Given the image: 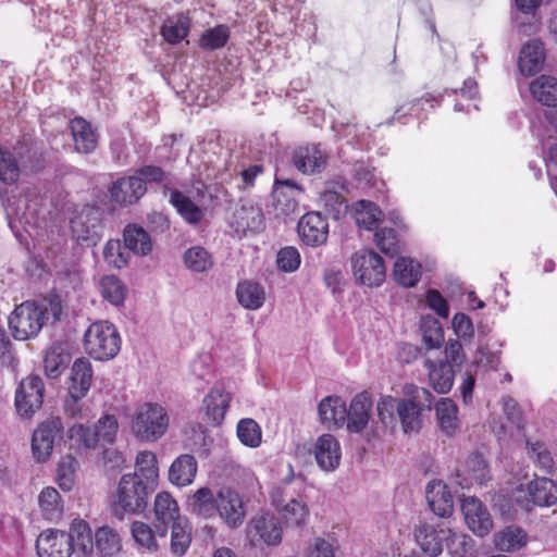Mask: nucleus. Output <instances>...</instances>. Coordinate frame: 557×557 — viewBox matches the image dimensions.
I'll use <instances>...</instances> for the list:
<instances>
[{
  "label": "nucleus",
  "mask_w": 557,
  "mask_h": 557,
  "mask_svg": "<svg viewBox=\"0 0 557 557\" xmlns=\"http://www.w3.org/2000/svg\"><path fill=\"white\" fill-rule=\"evenodd\" d=\"M374 242L377 248L391 257L399 251V243L393 228L383 227L375 232Z\"/></svg>",
  "instance_id": "nucleus-60"
},
{
  "label": "nucleus",
  "mask_w": 557,
  "mask_h": 557,
  "mask_svg": "<svg viewBox=\"0 0 557 557\" xmlns=\"http://www.w3.org/2000/svg\"><path fill=\"white\" fill-rule=\"evenodd\" d=\"M248 535L252 541H262L267 545H277L282 541V527L274 515L262 512L255 516L250 521Z\"/></svg>",
  "instance_id": "nucleus-16"
},
{
  "label": "nucleus",
  "mask_w": 557,
  "mask_h": 557,
  "mask_svg": "<svg viewBox=\"0 0 557 557\" xmlns=\"http://www.w3.org/2000/svg\"><path fill=\"white\" fill-rule=\"evenodd\" d=\"M528 533L518 525H509L494 535L496 549L506 553H513L523 548L528 543Z\"/></svg>",
  "instance_id": "nucleus-34"
},
{
  "label": "nucleus",
  "mask_w": 557,
  "mask_h": 557,
  "mask_svg": "<svg viewBox=\"0 0 557 557\" xmlns=\"http://www.w3.org/2000/svg\"><path fill=\"white\" fill-rule=\"evenodd\" d=\"M169 426L166 410L159 404L145 403L137 407L131 419V430L140 441L152 443L161 438Z\"/></svg>",
  "instance_id": "nucleus-2"
},
{
  "label": "nucleus",
  "mask_w": 557,
  "mask_h": 557,
  "mask_svg": "<svg viewBox=\"0 0 557 557\" xmlns=\"http://www.w3.org/2000/svg\"><path fill=\"white\" fill-rule=\"evenodd\" d=\"M426 499L431 510L441 518L451 515L454 500L447 486L442 482H432L426 486Z\"/></svg>",
  "instance_id": "nucleus-30"
},
{
  "label": "nucleus",
  "mask_w": 557,
  "mask_h": 557,
  "mask_svg": "<svg viewBox=\"0 0 557 557\" xmlns=\"http://www.w3.org/2000/svg\"><path fill=\"white\" fill-rule=\"evenodd\" d=\"M404 393L408 398L399 400L396 406L403 431L406 434L419 432L422 425L421 412L431 410L434 396L428 388L414 384H407Z\"/></svg>",
  "instance_id": "nucleus-3"
},
{
  "label": "nucleus",
  "mask_w": 557,
  "mask_h": 557,
  "mask_svg": "<svg viewBox=\"0 0 557 557\" xmlns=\"http://www.w3.org/2000/svg\"><path fill=\"white\" fill-rule=\"evenodd\" d=\"M276 262L281 270L293 272L300 265V253L295 247H284L278 251Z\"/></svg>",
  "instance_id": "nucleus-64"
},
{
  "label": "nucleus",
  "mask_w": 557,
  "mask_h": 557,
  "mask_svg": "<svg viewBox=\"0 0 557 557\" xmlns=\"http://www.w3.org/2000/svg\"><path fill=\"white\" fill-rule=\"evenodd\" d=\"M216 513L230 529L243 525L246 509L242 495L234 488L223 486L218 491Z\"/></svg>",
  "instance_id": "nucleus-11"
},
{
  "label": "nucleus",
  "mask_w": 557,
  "mask_h": 557,
  "mask_svg": "<svg viewBox=\"0 0 557 557\" xmlns=\"http://www.w3.org/2000/svg\"><path fill=\"white\" fill-rule=\"evenodd\" d=\"M36 549L39 557H70L73 554L66 532L54 529L39 534Z\"/></svg>",
  "instance_id": "nucleus-17"
},
{
  "label": "nucleus",
  "mask_w": 557,
  "mask_h": 557,
  "mask_svg": "<svg viewBox=\"0 0 557 557\" xmlns=\"http://www.w3.org/2000/svg\"><path fill=\"white\" fill-rule=\"evenodd\" d=\"M131 474H136L144 483L157 487L159 478L157 456L148 450L138 453L135 471Z\"/></svg>",
  "instance_id": "nucleus-44"
},
{
  "label": "nucleus",
  "mask_w": 557,
  "mask_h": 557,
  "mask_svg": "<svg viewBox=\"0 0 557 557\" xmlns=\"http://www.w3.org/2000/svg\"><path fill=\"white\" fill-rule=\"evenodd\" d=\"M45 384L39 375L30 374L23 379L15 392V408L22 418L29 419L44 403Z\"/></svg>",
  "instance_id": "nucleus-7"
},
{
  "label": "nucleus",
  "mask_w": 557,
  "mask_h": 557,
  "mask_svg": "<svg viewBox=\"0 0 557 557\" xmlns=\"http://www.w3.org/2000/svg\"><path fill=\"white\" fill-rule=\"evenodd\" d=\"M48 308L44 304L26 300L9 315V329L16 341L36 337L46 323Z\"/></svg>",
  "instance_id": "nucleus-4"
},
{
  "label": "nucleus",
  "mask_w": 557,
  "mask_h": 557,
  "mask_svg": "<svg viewBox=\"0 0 557 557\" xmlns=\"http://www.w3.org/2000/svg\"><path fill=\"white\" fill-rule=\"evenodd\" d=\"M297 228L300 239L307 246L318 247L327 240L329 223L320 212L312 211L302 215Z\"/></svg>",
  "instance_id": "nucleus-14"
},
{
  "label": "nucleus",
  "mask_w": 557,
  "mask_h": 557,
  "mask_svg": "<svg viewBox=\"0 0 557 557\" xmlns=\"http://www.w3.org/2000/svg\"><path fill=\"white\" fill-rule=\"evenodd\" d=\"M162 194L164 197H169V202L189 224H198L203 219L202 209L198 207L189 197L170 184L162 186Z\"/></svg>",
  "instance_id": "nucleus-22"
},
{
  "label": "nucleus",
  "mask_w": 557,
  "mask_h": 557,
  "mask_svg": "<svg viewBox=\"0 0 557 557\" xmlns=\"http://www.w3.org/2000/svg\"><path fill=\"white\" fill-rule=\"evenodd\" d=\"M237 436L244 445L258 447L261 443V428L253 419H242L237 424Z\"/></svg>",
  "instance_id": "nucleus-57"
},
{
  "label": "nucleus",
  "mask_w": 557,
  "mask_h": 557,
  "mask_svg": "<svg viewBox=\"0 0 557 557\" xmlns=\"http://www.w3.org/2000/svg\"><path fill=\"white\" fill-rule=\"evenodd\" d=\"M122 536L120 532L110 527L102 525L94 533V552L99 557H116L122 552Z\"/></svg>",
  "instance_id": "nucleus-26"
},
{
  "label": "nucleus",
  "mask_w": 557,
  "mask_h": 557,
  "mask_svg": "<svg viewBox=\"0 0 557 557\" xmlns=\"http://www.w3.org/2000/svg\"><path fill=\"white\" fill-rule=\"evenodd\" d=\"M64 425L60 417H49L33 433L32 450L39 461H46L53 450L54 444L62 441Z\"/></svg>",
  "instance_id": "nucleus-8"
},
{
  "label": "nucleus",
  "mask_w": 557,
  "mask_h": 557,
  "mask_svg": "<svg viewBox=\"0 0 557 557\" xmlns=\"http://www.w3.org/2000/svg\"><path fill=\"white\" fill-rule=\"evenodd\" d=\"M70 545L76 557H91L94 554V534L87 521L76 518L71 524L69 532Z\"/></svg>",
  "instance_id": "nucleus-21"
},
{
  "label": "nucleus",
  "mask_w": 557,
  "mask_h": 557,
  "mask_svg": "<svg viewBox=\"0 0 557 557\" xmlns=\"http://www.w3.org/2000/svg\"><path fill=\"white\" fill-rule=\"evenodd\" d=\"M183 260L187 269L197 273L206 272L213 265L211 255L201 246L188 248L184 252Z\"/></svg>",
  "instance_id": "nucleus-53"
},
{
  "label": "nucleus",
  "mask_w": 557,
  "mask_h": 557,
  "mask_svg": "<svg viewBox=\"0 0 557 557\" xmlns=\"http://www.w3.org/2000/svg\"><path fill=\"white\" fill-rule=\"evenodd\" d=\"M125 247L137 256H147L152 250L150 235L136 224H128L123 232Z\"/></svg>",
  "instance_id": "nucleus-40"
},
{
  "label": "nucleus",
  "mask_w": 557,
  "mask_h": 557,
  "mask_svg": "<svg viewBox=\"0 0 557 557\" xmlns=\"http://www.w3.org/2000/svg\"><path fill=\"white\" fill-rule=\"evenodd\" d=\"M394 278L405 287H413L421 277V264L411 258L401 257L395 261Z\"/></svg>",
  "instance_id": "nucleus-45"
},
{
  "label": "nucleus",
  "mask_w": 557,
  "mask_h": 557,
  "mask_svg": "<svg viewBox=\"0 0 557 557\" xmlns=\"http://www.w3.org/2000/svg\"><path fill=\"white\" fill-rule=\"evenodd\" d=\"M444 534V530L438 531L431 524L422 523L414 530V540L425 555L437 557L443 552Z\"/></svg>",
  "instance_id": "nucleus-31"
},
{
  "label": "nucleus",
  "mask_w": 557,
  "mask_h": 557,
  "mask_svg": "<svg viewBox=\"0 0 557 557\" xmlns=\"http://www.w3.org/2000/svg\"><path fill=\"white\" fill-rule=\"evenodd\" d=\"M318 411L321 422L327 428H341L346 423L347 407L339 396L324 397L319 404Z\"/></svg>",
  "instance_id": "nucleus-28"
},
{
  "label": "nucleus",
  "mask_w": 557,
  "mask_h": 557,
  "mask_svg": "<svg viewBox=\"0 0 557 557\" xmlns=\"http://www.w3.org/2000/svg\"><path fill=\"white\" fill-rule=\"evenodd\" d=\"M69 436L71 440H77L89 449H95L102 443L99 432L96 426H85L84 424H73L69 429Z\"/></svg>",
  "instance_id": "nucleus-58"
},
{
  "label": "nucleus",
  "mask_w": 557,
  "mask_h": 557,
  "mask_svg": "<svg viewBox=\"0 0 557 557\" xmlns=\"http://www.w3.org/2000/svg\"><path fill=\"white\" fill-rule=\"evenodd\" d=\"M171 527V552L176 556H183L191 543V527L186 519L174 522Z\"/></svg>",
  "instance_id": "nucleus-50"
},
{
  "label": "nucleus",
  "mask_w": 557,
  "mask_h": 557,
  "mask_svg": "<svg viewBox=\"0 0 557 557\" xmlns=\"http://www.w3.org/2000/svg\"><path fill=\"white\" fill-rule=\"evenodd\" d=\"M230 401L231 395L225 393L221 386H214L203 398L208 419L214 424H220L225 417Z\"/></svg>",
  "instance_id": "nucleus-36"
},
{
  "label": "nucleus",
  "mask_w": 557,
  "mask_h": 557,
  "mask_svg": "<svg viewBox=\"0 0 557 557\" xmlns=\"http://www.w3.org/2000/svg\"><path fill=\"white\" fill-rule=\"evenodd\" d=\"M197 473V461L193 455L178 456L170 467L169 480L177 486L190 484Z\"/></svg>",
  "instance_id": "nucleus-35"
},
{
  "label": "nucleus",
  "mask_w": 557,
  "mask_h": 557,
  "mask_svg": "<svg viewBox=\"0 0 557 557\" xmlns=\"http://www.w3.org/2000/svg\"><path fill=\"white\" fill-rule=\"evenodd\" d=\"M228 224L237 234H256L264 230L265 218L259 206L251 200L242 199L235 206Z\"/></svg>",
  "instance_id": "nucleus-10"
},
{
  "label": "nucleus",
  "mask_w": 557,
  "mask_h": 557,
  "mask_svg": "<svg viewBox=\"0 0 557 557\" xmlns=\"http://www.w3.org/2000/svg\"><path fill=\"white\" fill-rule=\"evenodd\" d=\"M75 149L79 153H89L97 147V136L91 125L83 117H74L70 122Z\"/></svg>",
  "instance_id": "nucleus-37"
},
{
  "label": "nucleus",
  "mask_w": 557,
  "mask_h": 557,
  "mask_svg": "<svg viewBox=\"0 0 557 557\" xmlns=\"http://www.w3.org/2000/svg\"><path fill=\"white\" fill-rule=\"evenodd\" d=\"M436 417L442 431L451 436L458 429L457 406L449 398H442L435 406Z\"/></svg>",
  "instance_id": "nucleus-48"
},
{
  "label": "nucleus",
  "mask_w": 557,
  "mask_h": 557,
  "mask_svg": "<svg viewBox=\"0 0 557 557\" xmlns=\"http://www.w3.org/2000/svg\"><path fill=\"white\" fill-rule=\"evenodd\" d=\"M458 476L462 478L460 482L462 487L485 483L490 479V467L483 455L478 451L469 454L461 469L458 470Z\"/></svg>",
  "instance_id": "nucleus-24"
},
{
  "label": "nucleus",
  "mask_w": 557,
  "mask_h": 557,
  "mask_svg": "<svg viewBox=\"0 0 557 557\" xmlns=\"http://www.w3.org/2000/svg\"><path fill=\"white\" fill-rule=\"evenodd\" d=\"M131 534L144 553L154 554L166 545L168 532L163 525L159 527L153 521L151 524L139 520L132 522Z\"/></svg>",
  "instance_id": "nucleus-12"
},
{
  "label": "nucleus",
  "mask_w": 557,
  "mask_h": 557,
  "mask_svg": "<svg viewBox=\"0 0 557 557\" xmlns=\"http://www.w3.org/2000/svg\"><path fill=\"white\" fill-rule=\"evenodd\" d=\"M156 487L144 483L136 474H123L111 503L112 513L119 520L125 515H139L148 506Z\"/></svg>",
  "instance_id": "nucleus-1"
},
{
  "label": "nucleus",
  "mask_w": 557,
  "mask_h": 557,
  "mask_svg": "<svg viewBox=\"0 0 557 557\" xmlns=\"http://www.w3.org/2000/svg\"><path fill=\"white\" fill-rule=\"evenodd\" d=\"M329 156L320 145H306L293 152V164L304 174L321 173L327 164Z\"/></svg>",
  "instance_id": "nucleus-15"
},
{
  "label": "nucleus",
  "mask_w": 557,
  "mask_h": 557,
  "mask_svg": "<svg viewBox=\"0 0 557 557\" xmlns=\"http://www.w3.org/2000/svg\"><path fill=\"white\" fill-rule=\"evenodd\" d=\"M544 61L543 44L533 39L521 48L518 65L523 75L532 76L542 70Z\"/></svg>",
  "instance_id": "nucleus-29"
},
{
  "label": "nucleus",
  "mask_w": 557,
  "mask_h": 557,
  "mask_svg": "<svg viewBox=\"0 0 557 557\" xmlns=\"http://www.w3.org/2000/svg\"><path fill=\"white\" fill-rule=\"evenodd\" d=\"M527 449L529 457L545 472L550 473L554 468V459L546 448L545 444L536 441H527Z\"/></svg>",
  "instance_id": "nucleus-59"
},
{
  "label": "nucleus",
  "mask_w": 557,
  "mask_h": 557,
  "mask_svg": "<svg viewBox=\"0 0 557 557\" xmlns=\"http://www.w3.org/2000/svg\"><path fill=\"white\" fill-rule=\"evenodd\" d=\"M177 502L166 492L157 494L153 504V522L168 532L171 524L182 520Z\"/></svg>",
  "instance_id": "nucleus-27"
},
{
  "label": "nucleus",
  "mask_w": 557,
  "mask_h": 557,
  "mask_svg": "<svg viewBox=\"0 0 557 557\" xmlns=\"http://www.w3.org/2000/svg\"><path fill=\"white\" fill-rule=\"evenodd\" d=\"M147 191V187L135 177L129 175L114 182L110 188L111 199L120 205H134Z\"/></svg>",
  "instance_id": "nucleus-25"
},
{
  "label": "nucleus",
  "mask_w": 557,
  "mask_h": 557,
  "mask_svg": "<svg viewBox=\"0 0 557 557\" xmlns=\"http://www.w3.org/2000/svg\"><path fill=\"white\" fill-rule=\"evenodd\" d=\"M86 352L97 360H110L121 349V337L116 327L107 322L98 321L89 325L84 335Z\"/></svg>",
  "instance_id": "nucleus-5"
},
{
  "label": "nucleus",
  "mask_w": 557,
  "mask_h": 557,
  "mask_svg": "<svg viewBox=\"0 0 557 557\" xmlns=\"http://www.w3.org/2000/svg\"><path fill=\"white\" fill-rule=\"evenodd\" d=\"M71 227L77 242L96 245L102 232V212L94 206H85L72 220Z\"/></svg>",
  "instance_id": "nucleus-9"
},
{
  "label": "nucleus",
  "mask_w": 557,
  "mask_h": 557,
  "mask_svg": "<svg viewBox=\"0 0 557 557\" xmlns=\"http://www.w3.org/2000/svg\"><path fill=\"white\" fill-rule=\"evenodd\" d=\"M339 189L346 190L344 180H342V182H337L334 187H327L320 196V201L326 213L334 220H338L343 214H345L348 208L347 201Z\"/></svg>",
  "instance_id": "nucleus-38"
},
{
  "label": "nucleus",
  "mask_w": 557,
  "mask_h": 557,
  "mask_svg": "<svg viewBox=\"0 0 557 557\" xmlns=\"http://www.w3.org/2000/svg\"><path fill=\"white\" fill-rule=\"evenodd\" d=\"M533 98L547 107L557 106V78L549 75H541L530 85Z\"/></svg>",
  "instance_id": "nucleus-43"
},
{
  "label": "nucleus",
  "mask_w": 557,
  "mask_h": 557,
  "mask_svg": "<svg viewBox=\"0 0 557 557\" xmlns=\"http://www.w3.org/2000/svg\"><path fill=\"white\" fill-rule=\"evenodd\" d=\"M425 345L433 349L438 348L444 342L443 330L435 319L425 320L421 326Z\"/></svg>",
  "instance_id": "nucleus-63"
},
{
  "label": "nucleus",
  "mask_w": 557,
  "mask_h": 557,
  "mask_svg": "<svg viewBox=\"0 0 557 557\" xmlns=\"http://www.w3.org/2000/svg\"><path fill=\"white\" fill-rule=\"evenodd\" d=\"M372 400L367 392L357 394L347 408L346 428L350 433L362 432L370 420Z\"/></svg>",
  "instance_id": "nucleus-20"
},
{
  "label": "nucleus",
  "mask_w": 557,
  "mask_h": 557,
  "mask_svg": "<svg viewBox=\"0 0 557 557\" xmlns=\"http://www.w3.org/2000/svg\"><path fill=\"white\" fill-rule=\"evenodd\" d=\"M20 169L12 154L0 148V181L12 184L17 181Z\"/></svg>",
  "instance_id": "nucleus-61"
},
{
  "label": "nucleus",
  "mask_w": 557,
  "mask_h": 557,
  "mask_svg": "<svg viewBox=\"0 0 557 557\" xmlns=\"http://www.w3.org/2000/svg\"><path fill=\"white\" fill-rule=\"evenodd\" d=\"M461 510L468 528L478 536L487 535L493 529L492 517L483 503L476 497H465Z\"/></svg>",
  "instance_id": "nucleus-13"
},
{
  "label": "nucleus",
  "mask_w": 557,
  "mask_h": 557,
  "mask_svg": "<svg viewBox=\"0 0 557 557\" xmlns=\"http://www.w3.org/2000/svg\"><path fill=\"white\" fill-rule=\"evenodd\" d=\"M218 493L214 495L209 487L198 488L189 499L193 512L205 518H211L216 513Z\"/></svg>",
  "instance_id": "nucleus-47"
},
{
  "label": "nucleus",
  "mask_w": 557,
  "mask_h": 557,
  "mask_svg": "<svg viewBox=\"0 0 557 557\" xmlns=\"http://www.w3.org/2000/svg\"><path fill=\"white\" fill-rule=\"evenodd\" d=\"M101 296L110 304L119 307L125 301L127 288L115 275H104L99 281Z\"/></svg>",
  "instance_id": "nucleus-49"
},
{
  "label": "nucleus",
  "mask_w": 557,
  "mask_h": 557,
  "mask_svg": "<svg viewBox=\"0 0 557 557\" xmlns=\"http://www.w3.org/2000/svg\"><path fill=\"white\" fill-rule=\"evenodd\" d=\"M134 175L144 185V187H147L148 184L152 183L162 184V186L170 184L174 187L171 173L165 172L158 165H143L134 171Z\"/></svg>",
  "instance_id": "nucleus-55"
},
{
  "label": "nucleus",
  "mask_w": 557,
  "mask_h": 557,
  "mask_svg": "<svg viewBox=\"0 0 557 557\" xmlns=\"http://www.w3.org/2000/svg\"><path fill=\"white\" fill-rule=\"evenodd\" d=\"M302 191L301 187L292 181L276 180L273 189V206L276 215L287 218L298 210L296 194Z\"/></svg>",
  "instance_id": "nucleus-19"
},
{
  "label": "nucleus",
  "mask_w": 557,
  "mask_h": 557,
  "mask_svg": "<svg viewBox=\"0 0 557 557\" xmlns=\"http://www.w3.org/2000/svg\"><path fill=\"white\" fill-rule=\"evenodd\" d=\"M382 211L380 208L368 200H359L355 207V220L358 226L371 231L376 227L381 221Z\"/></svg>",
  "instance_id": "nucleus-52"
},
{
  "label": "nucleus",
  "mask_w": 557,
  "mask_h": 557,
  "mask_svg": "<svg viewBox=\"0 0 557 557\" xmlns=\"http://www.w3.org/2000/svg\"><path fill=\"white\" fill-rule=\"evenodd\" d=\"M271 499L287 524L300 527L306 522L309 511L302 500L288 497L281 488L272 492Z\"/></svg>",
  "instance_id": "nucleus-18"
},
{
  "label": "nucleus",
  "mask_w": 557,
  "mask_h": 557,
  "mask_svg": "<svg viewBox=\"0 0 557 557\" xmlns=\"http://www.w3.org/2000/svg\"><path fill=\"white\" fill-rule=\"evenodd\" d=\"M230 28L224 24L205 30L199 39V47L203 50H218L223 48L230 39Z\"/></svg>",
  "instance_id": "nucleus-54"
},
{
  "label": "nucleus",
  "mask_w": 557,
  "mask_h": 557,
  "mask_svg": "<svg viewBox=\"0 0 557 557\" xmlns=\"http://www.w3.org/2000/svg\"><path fill=\"white\" fill-rule=\"evenodd\" d=\"M103 258L109 265L121 269L128 263L131 251L119 239H110L103 248Z\"/></svg>",
  "instance_id": "nucleus-56"
},
{
  "label": "nucleus",
  "mask_w": 557,
  "mask_h": 557,
  "mask_svg": "<svg viewBox=\"0 0 557 557\" xmlns=\"http://www.w3.org/2000/svg\"><path fill=\"white\" fill-rule=\"evenodd\" d=\"M236 296L238 302L249 310L261 308L265 300L263 286L253 281L240 282L236 288Z\"/></svg>",
  "instance_id": "nucleus-42"
},
{
  "label": "nucleus",
  "mask_w": 557,
  "mask_h": 557,
  "mask_svg": "<svg viewBox=\"0 0 557 557\" xmlns=\"http://www.w3.org/2000/svg\"><path fill=\"white\" fill-rule=\"evenodd\" d=\"M71 361V355L61 343L52 344L45 356L44 368L46 375L58 379Z\"/></svg>",
  "instance_id": "nucleus-39"
},
{
  "label": "nucleus",
  "mask_w": 557,
  "mask_h": 557,
  "mask_svg": "<svg viewBox=\"0 0 557 557\" xmlns=\"http://www.w3.org/2000/svg\"><path fill=\"white\" fill-rule=\"evenodd\" d=\"M351 267L355 277L364 286H380L386 274L381 256L373 250H360L352 255Z\"/></svg>",
  "instance_id": "nucleus-6"
},
{
  "label": "nucleus",
  "mask_w": 557,
  "mask_h": 557,
  "mask_svg": "<svg viewBox=\"0 0 557 557\" xmlns=\"http://www.w3.org/2000/svg\"><path fill=\"white\" fill-rule=\"evenodd\" d=\"M95 426L99 432L102 444L111 445L114 443L119 430V422L114 414L102 416Z\"/></svg>",
  "instance_id": "nucleus-62"
},
{
  "label": "nucleus",
  "mask_w": 557,
  "mask_h": 557,
  "mask_svg": "<svg viewBox=\"0 0 557 557\" xmlns=\"http://www.w3.org/2000/svg\"><path fill=\"white\" fill-rule=\"evenodd\" d=\"M454 377V369L449 362L430 363L429 380L438 394H446L451 389Z\"/></svg>",
  "instance_id": "nucleus-46"
},
{
  "label": "nucleus",
  "mask_w": 557,
  "mask_h": 557,
  "mask_svg": "<svg viewBox=\"0 0 557 557\" xmlns=\"http://www.w3.org/2000/svg\"><path fill=\"white\" fill-rule=\"evenodd\" d=\"M191 20L188 12H180L169 16L161 26V35L171 45L184 40L190 30Z\"/></svg>",
  "instance_id": "nucleus-32"
},
{
  "label": "nucleus",
  "mask_w": 557,
  "mask_h": 557,
  "mask_svg": "<svg viewBox=\"0 0 557 557\" xmlns=\"http://www.w3.org/2000/svg\"><path fill=\"white\" fill-rule=\"evenodd\" d=\"M341 445L332 434H322L314 445L318 466L324 471L335 470L341 462Z\"/></svg>",
  "instance_id": "nucleus-23"
},
{
  "label": "nucleus",
  "mask_w": 557,
  "mask_h": 557,
  "mask_svg": "<svg viewBox=\"0 0 557 557\" xmlns=\"http://www.w3.org/2000/svg\"><path fill=\"white\" fill-rule=\"evenodd\" d=\"M529 495L534 505L549 507L557 502L555 481L546 478L535 479L528 485Z\"/></svg>",
  "instance_id": "nucleus-41"
},
{
  "label": "nucleus",
  "mask_w": 557,
  "mask_h": 557,
  "mask_svg": "<svg viewBox=\"0 0 557 557\" xmlns=\"http://www.w3.org/2000/svg\"><path fill=\"white\" fill-rule=\"evenodd\" d=\"M39 506L45 519L57 521L61 518L63 506L59 492L54 487H46L38 497Z\"/></svg>",
  "instance_id": "nucleus-51"
},
{
  "label": "nucleus",
  "mask_w": 557,
  "mask_h": 557,
  "mask_svg": "<svg viewBox=\"0 0 557 557\" xmlns=\"http://www.w3.org/2000/svg\"><path fill=\"white\" fill-rule=\"evenodd\" d=\"M92 377L94 371L90 361L85 357L77 358L71 368L70 392L86 396L91 387Z\"/></svg>",
  "instance_id": "nucleus-33"
}]
</instances>
